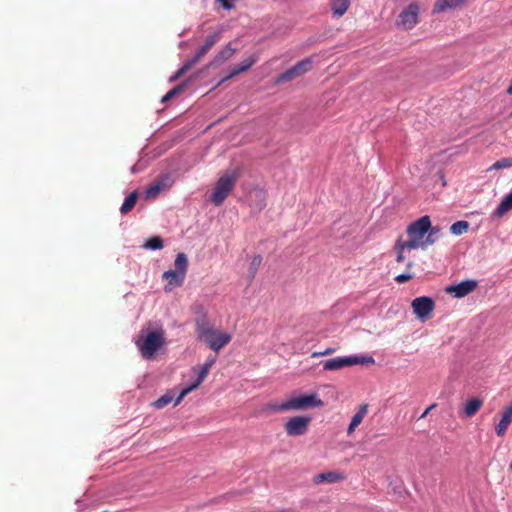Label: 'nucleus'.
Listing matches in <instances>:
<instances>
[{"label":"nucleus","instance_id":"nucleus-42","mask_svg":"<svg viewBox=\"0 0 512 512\" xmlns=\"http://www.w3.org/2000/svg\"><path fill=\"white\" fill-rule=\"evenodd\" d=\"M321 356H325V355H324V351H321V352H313V353L311 354V357H312V358H318V357H321Z\"/></svg>","mask_w":512,"mask_h":512},{"label":"nucleus","instance_id":"nucleus-15","mask_svg":"<svg viewBox=\"0 0 512 512\" xmlns=\"http://www.w3.org/2000/svg\"><path fill=\"white\" fill-rule=\"evenodd\" d=\"M249 206L255 212H260L266 207L267 194L263 189L254 188L249 193Z\"/></svg>","mask_w":512,"mask_h":512},{"label":"nucleus","instance_id":"nucleus-36","mask_svg":"<svg viewBox=\"0 0 512 512\" xmlns=\"http://www.w3.org/2000/svg\"><path fill=\"white\" fill-rule=\"evenodd\" d=\"M163 189L155 181L146 189L147 198H155Z\"/></svg>","mask_w":512,"mask_h":512},{"label":"nucleus","instance_id":"nucleus-24","mask_svg":"<svg viewBox=\"0 0 512 512\" xmlns=\"http://www.w3.org/2000/svg\"><path fill=\"white\" fill-rule=\"evenodd\" d=\"M235 52L236 50L232 48L231 44H228L215 56L214 64L218 65L227 61L235 54Z\"/></svg>","mask_w":512,"mask_h":512},{"label":"nucleus","instance_id":"nucleus-37","mask_svg":"<svg viewBox=\"0 0 512 512\" xmlns=\"http://www.w3.org/2000/svg\"><path fill=\"white\" fill-rule=\"evenodd\" d=\"M257 60H258V57L256 55H251L248 58H246L245 60H243L240 63V66H242L244 71L246 72L257 62Z\"/></svg>","mask_w":512,"mask_h":512},{"label":"nucleus","instance_id":"nucleus-3","mask_svg":"<svg viewBox=\"0 0 512 512\" xmlns=\"http://www.w3.org/2000/svg\"><path fill=\"white\" fill-rule=\"evenodd\" d=\"M175 269L165 271L162 278L168 281L165 286V291H171L174 287H179L183 284L188 268V259L184 253H179L174 262Z\"/></svg>","mask_w":512,"mask_h":512},{"label":"nucleus","instance_id":"nucleus-16","mask_svg":"<svg viewBox=\"0 0 512 512\" xmlns=\"http://www.w3.org/2000/svg\"><path fill=\"white\" fill-rule=\"evenodd\" d=\"M512 422V402L504 409L499 423L495 427L496 434L504 436Z\"/></svg>","mask_w":512,"mask_h":512},{"label":"nucleus","instance_id":"nucleus-31","mask_svg":"<svg viewBox=\"0 0 512 512\" xmlns=\"http://www.w3.org/2000/svg\"><path fill=\"white\" fill-rule=\"evenodd\" d=\"M196 62H193V59L187 61L177 72L176 74L170 78L171 81H175L180 78L183 74H185L188 70H190Z\"/></svg>","mask_w":512,"mask_h":512},{"label":"nucleus","instance_id":"nucleus-41","mask_svg":"<svg viewBox=\"0 0 512 512\" xmlns=\"http://www.w3.org/2000/svg\"><path fill=\"white\" fill-rule=\"evenodd\" d=\"M335 351H336V349H335V348L328 347V348H326V349L324 350V355H325V356H326V355H331V354H333Z\"/></svg>","mask_w":512,"mask_h":512},{"label":"nucleus","instance_id":"nucleus-40","mask_svg":"<svg viewBox=\"0 0 512 512\" xmlns=\"http://www.w3.org/2000/svg\"><path fill=\"white\" fill-rule=\"evenodd\" d=\"M435 407H436V404H435V403H434V404H431V405H430L429 407H427V408H426V410L422 413V415L420 416V418H425V417L428 415V413H429L432 409H434Z\"/></svg>","mask_w":512,"mask_h":512},{"label":"nucleus","instance_id":"nucleus-18","mask_svg":"<svg viewBox=\"0 0 512 512\" xmlns=\"http://www.w3.org/2000/svg\"><path fill=\"white\" fill-rule=\"evenodd\" d=\"M345 475L338 471H328L324 473L317 474L313 477V482L315 484L320 483H336L343 481L345 479Z\"/></svg>","mask_w":512,"mask_h":512},{"label":"nucleus","instance_id":"nucleus-45","mask_svg":"<svg viewBox=\"0 0 512 512\" xmlns=\"http://www.w3.org/2000/svg\"><path fill=\"white\" fill-rule=\"evenodd\" d=\"M510 470L512 471V463L510 464Z\"/></svg>","mask_w":512,"mask_h":512},{"label":"nucleus","instance_id":"nucleus-38","mask_svg":"<svg viewBox=\"0 0 512 512\" xmlns=\"http://www.w3.org/2000/svg\"><path fill=\"white\" fill-rule=\"evenodd\" d=\"M394 250L396 251L397 253V257H396V261L398 263H402L404 260H405V256H404V252L406 251L404 248H403V245L400 244L398 241H396L395 245H394Z\"/></svg>","mask_w":512,"mask_h":512},{"label":"nucleus","instance_id":"nucleus-32","mask_svg":"<svg viewBox=\"0 0 512 512\" xmlns=\"http://www.w3.org/2000/svg\"><path fill=\"white\" fill-rule=\"evenodd\" d=\"M196 62H193V59L187 61L177 72L176 74L170 78L171 81H175L180 78L183 74H185L188 70H190Z\"/></svg>","mask_w":512,"mask_h":512},{"label":"nucleus","instance_id":"nucleus-29","mask_svg":"<svg viewBox=\"0 0 512 512\" xmlns=\"http://www.w3.org/2000/svg\"><path fill=\"white\" fill-rule=\"evenodd\" d=\"M262 256L261 255H255L253 258H252V261L250 263V266H249V275H250V278L251 279H254L261 263H262Z\"/></svg>","mask_w":512,"mask_h":512},{"label":"nucleus","instance_id":"nucleus-27","mask_svg":"<svg viewBox=\"0 0 512 512\" xmlns=\"http://www.w3.org/2000/svg\"><path fill=\"white\" fill-rule=\"evenodd\" d=\"M468 228L469 223L467 221H457L451 225L450 232L454 235H462L467 232Z\"/></svg>","mask_w":512,"mask_h":512},{"label":"nucleus","instance_id":"nucleus-28","mask_svg":"<svg viewBox=\"0 0 512 512\" xmlns=\"http://www.w3.org/2000/svg\"><path fill=\"white\" fill-rule=\"evenodd\" d=\"M157 184L164 190L172 187L174 180L170 174L161 175L158 179L155 180Z\"/></svg>","mask_w":512,"mask_h":512},{"label":"nucleus","instance_id":"nucleus-14","mask_svg":"<svg viewBox=\"0 0 512 512\" xmlns=\"http://www.w3.org/2000/svg\"><path fill=\"white\" fill-rule=\"evenodd\" d=\"M477 288L475 280H465L456 285L448 286L445 291L456 298H462L472 293Z\"/></svg>","mask_w":512,"mask_h":512},{"label":"nucleus","instance_id":"nucleus-44","mask_svg":"<svg viewBox=\"0 0 512 512\" xmlns=\"http://www.w3.org/2000/svg\"><path fill=\"white\" fill-rule=\"evenodd\" d=\"M507 93H508V94H510V95H512V81H511L510 86H509V87H508V89H507Z\"/></svg>","mask_w":512,"mask_h":512},{"label":"nucleus","instance_id":"nucleus-13","mask_svg":"<svg viewBox=\"0 0 512 512\" xmlns=\"http://www.w3.org/2000/svg\"><path fill=\"white\" fill-rule=\"evenodd\" d=\"M419 6L416 3H411L399 15L398 25L404 29H411L418 23Z\"/></svg>","mask_w":512,"mask_h":512},{"label":"nucleus","instance_id":"nucleus-10","mask_svg":"<svg viewBox=\"0 0 512 512\" xmlns=\"http://www.w3.org/2000/svg\"><path fill=\"white\" fill-rule=\"evenodd\" d=\"M216 361V358L215 357H212V358H208L205 362V364L202 366V368L200 369L199 373H198V377L197 379L195 380V382L193 384H191L190 386L184 388L180 394L178 395V397L175 399V402H174V406H177L178 404L181 403V401L184 399V397L186 395H188L190 392L194 391L195 389H197L200 384L204 381V379L207 377L208 373H209V370L211 369V367L214 365Z\"/></svg>","mask_w":512,"mask_h":512},{"label":"nucleus","instance_id":"nucleus-20","mask_svg":"<svg viewBox=\"0 0 512 512\" xmlns=\"http://www.w3.org/2000/svg\"><path fill=\"white\" fill-rule=\"evenodd\" d=\"M510 210H512V191L502 199L500 204L493 211L492 216L495 218H501Z\"/></svg>","mask_w":512,"mask_h":512},{"label":"nucleus","instance_id":"nucleus-19","mask_svg":"<svg viewBox=\"0 0 512 512\" xmlns=\"http://www.w3.org/2000/svg\"><path fill=\"white\" fill-rule=\"evenodd\" d=\"M465 2L466 0H437L434 4L432 13L439 14L447 9H455Z\"/></svg>","mask_w":512,"mask_h":512},{"label":"nucleus","instance_id":"nucleus-8","mask_svg":"<svg viewBox=\"0 0 512 512\" xmlns=\"http://www.w3.org/2000/svg\"><path fill=\"white\" fill-rule=\"evenodd\" d=\"M431 230H434V227L431 225L430 217L425 215L409 224L406 232L408 237L425 240V235H428Z\"/></svg>","mask_w":512,"mask_h":512},{"label":"nucleus","instance_id":"nucleus-6","mask_svg":"<svg viewBox=\"0 0 512 512\" xmlns=\"http://www.w3.org/2000/svg\"><path fill=\"white\" fill-rule=\"evenodd\" d=\"M374 363L375 360L372 356H346L328 359L322 362V365L324 370L335 371L358 364L365 365Z\"/></svg>","mask_w":512,"mask_h":512},{"label":"nucleus","instance_id":"nucleus-1","mask_svg":"<svg viewBox=\"0 0 512 512\" xmlns=\"http://www.w3.org/2000/svg\"><path fill=\"white\" fill-rule=\"evenodd\" d=\"M197 339L206 343L210 349L218 352L231 341V335L227 332L214 329L206 315L198 317L195 321Z\"/></svg>","mask_w":512,"mask_h":512},{"label":"nucleus","instance_id":"nucleus-7","mask_svg":"<svg viewBox=\"0 0 512 512\" xmlns=\"http://www.w3.org/2000/svg\"><path fill=\"white\" fill-rule=\"evenodd\" d=\"M313 65L312 57H307L298 63H296L293 67L286 70L285 72L279 74L275 79V84L280 85L283 83L291 82L296 78H299L309 72Z\"/></svg>","mask_w":512,"mask_h":512},{"label":"nucleus","instance_id":"nucleus-17","mask_svg":"<svg viewBox=\"0 0 512 512\" xmlns=\"http://www.w3.org/2000/svg\"><path fill=\"white\" fill-rule=\"evenodd\" d=\"M221 32H215L212 35H209L205 40L204 44L197 51L195 56L192 58L193 62H198L206 53L210 51V49L219 41Z\"/></svg>","mask_w":512,"mask_h":512},{"label":"nucleus","instance_id":"nucleus-4","mask_svg":"<svg viewBox=\"0 0 512 512\" xmlns=\"http://www.w3.org/2000/svg\"><path fill=\"white\" fill-rule=\"evenodd\" d=\"M237 178L238 174L236 172H231L222 175L218 179L210 196V200L215 206L222 205V203L235 187Z\"/></svg>","mask_w":512,"mask_h":512},{"label":"nucleus","instance_id":"nucleus-21","mask_svg":"<svg viewBox=\"0 0 512 512\" xmlns=\"http://www.w3.org/2000/svg\"><path fill=\"white\" fill-rule=\"evenodd\" d=\"M367 412H368V405L362 404L359 407L358 411L355 413V415L352 417L351 423L347 430V433L349 435L352 434L355 431V429L361 424V422L363 421Z\"/></svg>","mask_w":512,"mask_h":512},{"label":"nucleus","instance_id":"nucleus-12","mask_svg":"<svg viewBox=\"0 0 512 512\" xmlns=\"http://www.w3.org/2000/svg\"><path fill=\"white\" fill-rule=\"evenodd\" d=\"M413 312L418 319L426 320L435 308V303L432 298L427 296L417 297L411 304Z\"/></svg>","mask_w":512,"mask_h":512},{"label":"nucleus","instance_id":"nucleus-43","mask_svg":"<svg viewBox=\"0 0 512 512\" xmlns=\"http://www.w3.org/2000/svg\"><path fill=\"white\" fill-rule=\"evenodd\" d=\"M414 266V262L410 261L407 263L406 268L407 270H410Z\"/></svg>","mask_w":512,"mask_h":512},{"label":"nucleus","instance_id":"nucleus-25","mask_svg":"<svg viewBox=\"0 0 512 512\" xmlns=\"http://www.w3.org/2000/svg\"><path fill=\"white\" fill-rule=\"evenodd\" d=\"M137 198H138L137 192H132L131 194H129L125 198V200L120 208V212L122 214H127L128 212H130L134 208Z\"/></svg>","mask_w":512,"mask_h":512},{"label":"nucleus","instance_id":"nucleus-5","mask_svg":"<svg viewBox=\"0 0 512 512\" xmlns=\"http://www.w3.org/2000/svg\"><path fill=\"white\" fill-rule=\"evenodd\" d=\"M136 344L142 357L145 359H151L164 344L163 331H150L142 342L137 341Z\"/></svg>","mask_w":512,"mask_h":512},{"label":"nucleus","instance_id":"nucleus-9","mask_svg":"<svg viewBox=\"0 0 512 512\" xmlns=\"http://www.w3.org/2000/svg\"><path fill=\"white\" fill-rule=\"evenodd\" d=\"M311 418L307 416H294L284 425L288 436H301L307 433Z\"/></svg>","mask_w":512,"mask_h":512},{"label":"nucleus","instance_id":"nucleus-30","mask_svg":"<svg viewBox=\"0 0 512 512\" xmlns=\"http://www.w3.org/2000/svg\"><path fill=\"white\" fill-rule=\"evenodd\" d=\"M185 83H182L180 85H177L176 87H174L173 89H171L170 91H168L161 99V102L162 103H166L168 102L169 100H171L173 97H175L177 94H179L185 87Z\"/></svg>","mask_w":512,"mask_h":512},{"label":"nucleus","instance_id":"nucleus-23","mask_svg":"<svg viewBox=\"0 0 512 512\" xmlns=\"http://www.w3.org/2000/svg\"><path fill=\"white\" fill-rule=\"evenodd\" d=\"M483 406V400L479 398H472L467 401L464 407V415L468 418L473 417Z\"/></svg>","mask_w":512,"mask_h":512},{"label":"nucleus","instance_id":"nucleus-2","mask_svg":"<svg viewBox=\"0 0 512 512\" xmlns=\"http://www.w3.org/2000/svg\"><path fill=\"white\" fill-rule=\"evenodd\" d=\"M324 402L318 397L317 394L298 395L289 398L279 405L272 407L274 411H303L309 408L322 407Z\"/></svg>","mask_w":512,"mask_h":512},{"label":"nucleus","instance_id":"nucleus-11","mask_svg":"<svg viewBox=\"0 0 512 512\" xmlns=\"http://www.w3.org/2000/svg\"><path fill=\"white\" fill-rule=\"evenodd\" d=\"M440 228L435 226L434 230H431V232L426 236L425 240H419L413 237H409L408 240H403L401 237L397 239V241L403 245V248L405 250H415L418 248L426 249L428 246L434 244L435 237L437 234L440 233Z\"/></svg>","mask_w":512,"mask_h":512},{"label":"nucleus","instance_id":"nucleus-35","mask_svg":"<svg viewBox=\"0 0 512 512\" xmlns=\"http://www.w3.org/2000/svg\"><path fill=\"white\" fill-rule=\"evenodd\" d=\"M243 72H245V71H244L243 67H242V66H240V64L235 65V66L231 69L230 73H229L226 77H224V78H223V79L218 83V85H217V86H220V85H221L222 83H224L225 81H227V80H229V79H231V78L235 77L236 75L241 74V73H243Z\"/></svg>","mask_w":512,"mask_h":512},{"label":"nucleus","instance_id":"nucleus-33","mask_svg":"<svg viewBox=\"0 0 512 512\" xmlns=\"http://www.w3.org/2000/svg\"><path fill=\"white\" fill-rule=\"evenodd\" d=\"M512 167V158L510 157H505V158H501L500 160L496 161L490 169H496V170H499V169H505V168H510Z\"/></svg>","mask_w":512,"mask_h":512},{"label":"nucleus","instance_id":"nucleus-34","mask_svg":"<svg viewBox=\"0 0 512 512\" xmlns=\"http://www.w3.org/2000/svg\"><path fill=\"white\" fill-rule=\"evenodd\" d=\"M173 398L169 394H165L153 402V407L162 409L172 402Z\"/></svg>","mask_w":512,"mask_h":512},{"label":"nucleus","instance_id":"nucleus-39","mask_svg":"<svg viewBox=\"0 0 512 512\" xmlns=\"http://www.w3.org/2000/svg\"><path fill=\"white\" fill-rule=\"evenodd\" d=\"M414 277V275L412 273H403V274H399L395 277V281L397 283H405V282H408L410 281L412 278Z\"/></svg>","mask_w":512,"mask_h":512},{"label":"nucleus","instance_id":"nucleus-26","mask_svg":"<svg viewBox=\"0 0 512 512\" xmlns=\"http://www.w3.org/2000/svg\"><path fill=\"white\" fill-rule=\"evenodd\" d=\"M145 249L159 250L163 248V240L159 236L149 238L143 245Z\"/></svg>","mask_w":512,"mask_h":512},{"label":"nucleus","instance_id":"nucleus-22","mask_svg":"<svg viewBox=\"0 0 512 512\" xmlns=\"http://www.w3.org/2000/svg\"><path fill=\"white\" fill-rule=\"evenodd\" d=\"M351 0H331L333 17H342L350 7Z\"/></svg>","mask_w":512,"mask_h":512}]
</instances>
